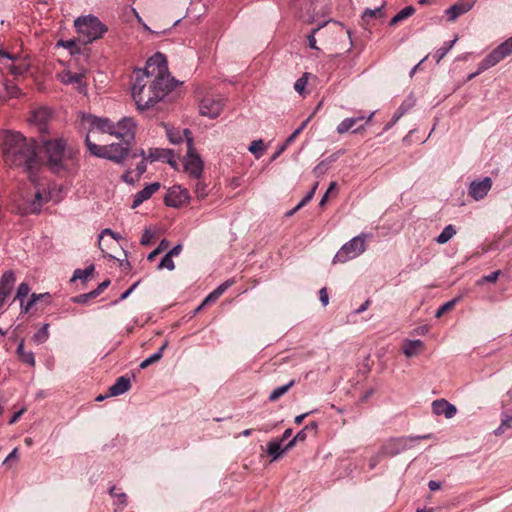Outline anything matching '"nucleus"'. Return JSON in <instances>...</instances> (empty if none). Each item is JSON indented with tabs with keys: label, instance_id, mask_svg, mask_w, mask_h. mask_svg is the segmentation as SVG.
Listing matches in <instances>:
<instances>
[{
	"label": "nucleus",
	"instance_id": "obj_5",
	"mask_svg": "<svg viewBox=\"0 0 512 512\" xmlns=\"http://www.w3.org/2000/svg\"><path fill=\"white\" fill-rule=\"evenodd\" d=\"M85 133V144L91 155L122 164L129 156L131 145L125 142L98 145L93 138L97 130H80Z\"/></svg>",
	"mask_w": 512,
	"mask_h": 512
},
{
	"label": "nucleus",
	"instance_id": "obj_23",
	"mask_svg": "<svg viewBox=\"0 0 512 512\" xmlns=\"http://www.w3.org/2000/svg\"><path fill=\"white\" fill-rule=\"evenodd\" d=\"M166 150L161 148H150L148 152H146L143 149H140L138 152H135L132 154V157L135 158L137 156H140L144 160H147L149 162H154L157 160H160L162 158L166 157Z\"/></svg>",
	"mask_w": 512,
	"mask_h": 512
},
{
	"label": "nucleus",
	"instance_id": "obj_9",
	"mask_svg": "<svg viewBox=\"0 0 512 512\" xmlns=\"http://www.w3.org/2000/svg\"><path fill=\"white\" fill-rule=\"evenodd\" d=\"M190 201V194L186 188L173 186L168 189L164 203L173 208H180L187 205Z\"/></svg>",
	"mask_w": 512,
	"mask_h": 512
},
{
	"label": "nucleus",
	"instance_id": "obj_8",
	"mask_svg": "<svg viewBox=\"0 0 512 512\" xmlns=\"http://www.w3.org/2000/svg\"><path fill=\"white\" fill-rule=\"evenodd\" d=\"M185 135L187 137V153L184 169L190 176L199 179L203 172V161L194 149L191 132L185 130Z\"/></svg>",
	"mask_w": 512,
	"mask_h": 512
},
{
	"label": "nucleus",
	"instance_id": "obj_63",
	"mask_svg": "<svg viewBox=\"0 0 512 512\" xmlns=\"http://www.w3.org/2000/svg\"><path fill=\"white\" fill-rule=\"evenodd\" d=\"M18 457V448H14L10 454L4 460V463H7L10 460L16 459Z\"/></svg>",
	"mask_w": 512,
	"mask_h": 512
},
{
	"label": "nucleus",
	"instance_id": "obj_57",
	"mask_svg": "<svg viewBox=\"0 0 512 512\" xmlns=\"http://www.w3.org/2000/svg\"><path fill=\"white\" fill-rule=\"evenodd\" d=\"M122 179H123V181H124V182H126V183H128V184H131V185H132V184H134V183H135V181L137 180V179H134V178L132 177V172H131V171H126V172L122 175Z\"/></svg>",
	"mask_w": 512,
	"mask_h": 512
},
{
	"label": "nucleus",
	"instance_id": "obj_37",
	"mask_svg": "<svg viewBox=\"0 0 512 512\" xmlns=\"http://www.w3.org/2000/svg\"><path fill=\"white\" fill-rule=\"evenodd\" d=\"M31 288L28 283L21 282L17 288L15 299L20 303L24 301L30 294Z\"/></svg>",
	"mask_w": 512,
	"mask_h": 512
},
{
	"label": "nucleus",
	"instance_id": "obj_41",
	"mask_svg": "<svg viewBox=\"0 0 512 512\" xmlns=\"http://www.w3.org/2000/svg\"><path fill=\"white\" fill-rule=\"evenodd\" d=\"M309 73H304L300 78H298L294 84V89L300 94L303 95L305 93V89L308 83Z\"/></svg>",
	"mask_w": 512,
	"mask_h": 512
},
{
	"label": "nucleus",
	"instance_id": "obj_22",
	"mask_svg": "<svg viewBox=\"0 0 512 512\" xmlns=\"http://www.w3.org/2000/svg\"><path fill=\"white\" fill-rule=\"evenodd\" d=\"M425 349V344L422 340H405L403 343V353L406 357H414L422 353Z\"/></svg>",
	"mask_w": 512,
	"mask_h": 512
},
{
	"label": "nucleus",
	"instance_id": "obj_19",
	"mask_svg": "<svg viewBox=\"0 0 512 512\" xmlns=\"http://www.w3.org/2000/svg\"><path fill=\"white\" fill-rule=\"evenodd\" d=\"M159 188L160 184L158 182L146 185L142 190L134 195L131 207L135 209L140 206L144 201L150 199L151 196L159 190Z\"/></svg>",
	"mask_w": 512,
	"mask_h": 512
},
{
	"label": "nucleus",
	"instance_id": "obj_7",
	"mask_svg": "<svg viewBox=\"0 0 512 512\" xmlns=\"http://www.w3.org/2000/svg\"><path fill=\"white\" fill-rule=\"evenodd\" d=\"M366 235L361 234L345 243L333 258L334 263H345L361 255L366 249Z\"/></svg>",
	"mask_w": 512,
	"mask_h": 512
},
{
	"label": "nucleus",
	"instance_id": "obj_13",
	"mask_svg": "<svg viewBox=\"0 0 512 512\" xmlns=\"http://www.w3.org/2000/svg\"><path fill=\"white\" fill-rule=\"evenodd\" d=\"M503 59H505L503 57V55L501 54V52L498 50V48L496 47L495 49H493L485 58L482 59V61L478 64V67H477V70L476 72H474L473 74H471L469 76V79H472L473 77H475L476 75H479L481 74L482 72L496 66L498 63H500Z\"/></svg>",
	"mask_w": 512,
	"mask_h": 512
},
{
	"label": "nucleus",
	"instance_id": "obj_17",
	"mask_svg": "<svg viewBox=\"0 0 512 512\" xmlns=\"http://www.w3.org/2000/svg\"><path fill=\"white\" fill-rule=\"evenodd\" d=\"M429 437H430L429 435H426V436H418V437L392 439L384 447V450H385L384 453L388 454V455H396L408 446V442H413V441H416L419 439H426Z\"/></svg>",
	"mask_w": 512,
	"mask_h": 512
},
{
	"label": "nucleus",
	"instance_id": "obj_25",
	"mask_svg": "<svg viewBox=\"0 0 512 512\" xmlns=\"http://www.w3.org/2000/svg\"><path fill=\"white\" fill-rule=\"evenodd\" d=\"M50 298L49 293H32L29 299H25L20 303L21 313H28L40 300Z\"/></svg>",
	"mask_w": 512,
	"mask_h": 512
},
{
	"label": "nucleus",
	"instance_id": "obj_21",
	"mask_svg": "<svg viewBox=\"0 0 512 512\" xmlns=\"http://www.w3.org/2000/svg\"><path fill=\"white\" fill-rule=\"evenodd\" d=\"M9 63L6 64V68L13 75L19 76L27 72L30 68V63L26 59L12 57L8 59Z\"/></svg>",
	"mask_w": 512,
	"mask_h": 512
},
{
	"label": "nucleus",
	"instance_id": "obj_26",
	"mask_svg": "<svg viewBox=\"0 0 512 512\" xmlns=\"http://www.w3.org/2000/svg\"><path fill=\"white\" fill-rule=\"evenodd\" d=\"M17 355L21 362L24 364H27L29 366L34 367L35 366V357L34 353L32 351H26L24 349V341L21 340L18 347H17Z\"/></svg>",
	"mask_w": 512,
	"mask_h": 512
},
{
	"label": "nucleus",
	"instance_id": "obj_62",
	"mask_svg": "<svg viewBox=\"0 0 512 512\" xmlns=\"http://www.w3.org/2000/svg\"><path fill=\"white\" fill-rule=\"evenodd\" d=\"M181 250H182V246L179 244V245L174 246L167 254L170 255L171 257L178 256L180 254Z\"/></svg>",
	"mask_w": 512,
	"mask_h": 512
},
{
	"label": "nucleus",
	"instance_id": "obj_27",
	"mask_svg": "<svg viewBox=\"0 0 512 512\" xmlns=\"http://www.w3.org/2000/svg\"><path fill=\"white\" fill-rule=\"evenodd\" d=\"M415 13V8L413 6H406L403 9H401L391 20H390V26H395L398 23L406 20L407 18L411 17Z\"/></svg>",
	"mask_w": 512,
	"mask_h": 512
},
{
	"label": "nucleus",
	"instance_id": "obj_34",
	"mask_svg": "<svg viewBox=\"0 0 512 512\" xmlns=\"http://www.w3.org/2000/svg\"><path fill=\"white\" fill-rule=\"evenodd\" d=\"M249 152H251L256 159H259L265 152V145L262 139L254 140L250 143L248 147Z\"/></svg>",
	"mask_w": 512,
	"mask_h": 512
},
{
	"label": "nucleus",
	"instance_id": "obj_61",
	"mask_svg": "<svg viewBox=\"0 0 512 512\" xmlns=\"http://www.w3.org/2000/svg\"><path fill=\"white\" fill-rule=\"evenodd\" d=\"M151 237H152V235L150 234V232L148 230H146L141 237V244H143V245L149 244Z\"/></svg>",
	"mask_w": 512,
	"mask_h": 512
},
{
	"label": "nucleus",
	"instance_id": "obj_20",
	"mask_svg": "<svg viewBox=\"0 0 512 512\" xmlns=\"http://www.w3.org/2000/svg\"><path fill=\"white\" fill-rule=\"evenodd\" d=\"M292 447L289 442L284 446L282 440L275 439L267 444V454L272 457V461H276Z\"/></svg>",
	"mask_w": 512,
	"mask_h": 512
},
{
	"label": "nucleus",
	"instance_id": "obj_64",
	"mask_svg": "<svg viewBox=\"0 0 512 512\" xmlns=\"http://www.w3.org/2000/svg\"><path fill=\"white\" fill-rule=\"evenodd\" d=\"M501 423L503 424V426H505L506 429H510L512 427V421L510 420L508 415L502 418Z\"/></svg>",
	"mask_w": 512,
	"mask_h": 512
},
{
	"label": "nucleus",
	"instance_id": "obj_11",
	"mask_svg": "<svg viewBox=\"0 0 512 512\" xmlns=\"http://www.w3.org/2000/svg\"><path fill=\"white\" fill-rule=\"evenodd\" d=\"M492 187V180L490 177H485L481 180H474L471 182L468 193L476 201L483 199Z\"/></svg>",
	"mask_w": 512,
	"mask_h": 512
},
{
	"label": "nucleus",
	"instance_id": "obj_6",
	"mask_svg": "<svg viewBox=\"0 0 512 512\" xmlns=\"http://www.w3.org/2000/svg\"><path fill=\"white\" fill-rule=\"evenodd\" d=\"M74 25L85 43H91L107 32V27L92 15L77 18Z\"/></svg>",
	"mask_w": 512,
	"mask_h": 512
},
{
	"label": "nucleus",
	"instance_id": "obj_33",
	"mask_svg": "<svg viewBox=\"0 0 512 512\" xmlns=\"http://www.w3.org/2000/svg\"><path fill=\"white\" fill-rule=\"evenodd\" d=\"M167 347V342H165L157 352H155L154 354H152L151 356H149L148 358H146L145 360H143L140 364V367L141 368H146L148 367L149 365L159 361L162 356H163V352L165 350V348Z\"/></svg>",
	"mask_w": 512,
	"mask_h": 512
},
{
	"label": "nucleus",
	"instance_id": "obj_39",
	"mask_svg": "<svg viewBox=\"0 0 512 512\" xmlns=\"http://www.w3.org/2000/svg\"><path fill=\"white\" fill-rule=\"evenodd\" d=\"M194 192L199 200H203L208 196V186L204 181L198 179Z\"/></svg>",
	"mask_w": 512,
	"mask_h": 512
},
{
	"label": "nucleus",
	"instance_id": "obj_14",
	"mask_svg": "<svg viewBox=\"0 0 512 512\" xmlns=\"http://www.w3.org/2000/svg\"><path fill=\"white\" fill-rule=\"evenodd\" d=\"M57 78L65 85H75L79 92L86 90V85L83 83L84 73H72L70 70H63L57 73Z\"/></svg>",
	"mask_w": 512,
	"mask_h": 512
},
{
	"label": "nucleus",
	"instance_id": "obj_10",
	"mask_svg": "<svg viewBox=\"0 0 512 512\" xmlns=\"http://www.w3.org/2000/svg\"><path fill=\"white\" fill-rule=\"evenodd\" d=\"M224 101L222 98L213 96H205L199 103V111L203 116L216 118L222 112Z\"/></svg>",
	"mask_w": 512,
	"mask_h": 512
},
{
	"label": "nucleus",
	"instance_id": "obj_46",
	"mask_svg": "<svg viewBox=\"0 0 512 512\" xmlns=\"http://www.w3.org/2000/svg\"><path fill=\"white\" fill-rule=\"evenodd\" d=\"M6 98H16L20 95V89L13 82L5 83Z\"/></svg>",
	"mask_w": 512,
	"mask_h": 512
},
{
	"label": "nucleus",
	"instance_id": "obj_2",
	"mask_svg": "<svg viewBox=\"0 0 512 512\" xmlns=\"http://www.w3.org/2000/svg\"><path fill=\"white\" fill-rule=\"evenodd\" d=\"M2 157L10 168L22 167L32 177L41 163L36 151V142L17 131H5L2 139Z\"/></svg>",
	"mask_w": 512,
	"mask_h": 512
},
{
	"label": "nucleus",
	"instance_id": "obj_36",
	"mask_svg": "<svg viewBox=\"0 0 512 512\" xmlns=\"http://www.w3.org/2000/svg\"><path fill=\"white\" fill-rule=\"evenodd\" d=\"M383 8H384V5H382L381 7L375 8V9H370V8L365 9L362 13V20L369 22V20L372 18L384 17Z\"/></svg>",
	"mask_w": 512,
	"mask_h": 512
},
{
	"label": "nucleus",
	"instance_id": "obj_54",
	"mask_svg": "<svg viewBox=\"0 0 512 512\" xmlns=\"http://www.w3.org/2000/svg\"><path fill=\"white\" fill-rule=\"evenodd\" d=\"M320 295V301L323 304V306H327L329 303V297L326 288H322L319 292Z\"/></svg>",
	"mask_w": 512,
	"mask_h": 512
},
{
	"label": "nucleus",
	"instance_id": "obj_51",
	"mask_svg": "<svg viewBox=\"0 0 512 512\" xmlns=\"http://www.w3.org/2000/svg\"><path fill=\"white\" fill-rule=\"evenodd\" d=\"M306 437V429L299 431L293 439L289 441V446H294L297 441H303Z\"/></svg>",
	"mask_w": 512,
	"mask_h": 512
},
{
	"label": "nucleus",
	"instance_id": "obj_53",
	"mask_svg": "<svg viewBox=\"0 0 512 512\" xmlns=\"http://www.w3.org/2000/svg\"><path fill=\"white\" fill-rule=\"evenodd\" d=\"M218 299V297H216V295L213 293V291L204 299V301L202 302V304L196 309V311H199L200 309H202L203 306H205L206 304L210 303V302H215L216 300Z\"/></svg>",
	"mask_w": 512,
	"mask_h": 512
},
{
	"label": "nucleus",
	"instance_id": "obj_49",
	"mask_svg": "<svg viewBox=\"0 0 512 512\" xmlns=\"http://www.w3.org/2000/svg\"><path fill=\"white\" fill-rule=\"evenodd\" d=\"M309 121H310V118L303 121L301 123V125L286 139L285 142L288 145H290L296 139V137L305 129V127L307 126Z\"/></svg>",
	"mask_w": 512,
	"mask_h": 512
},
{
	"label": "nucleus",
	"instance_id": "obj_30",
	"mask_svg": "<svg viewBox=\"0 0 512 512\" xmlns=\"http://www.w3.org/2000/svg\"><path fill=\"white\" fill-rule=\"evenodd\" d=\"M362 119H364L363 116L344 119L337 126V132L339 134H344V133L348 132L358 121H360Z\"/></svg>",
	"mask_w": 512,
	"mask_h": 512
},
{
	"label": "nucleus",
	"instance_id": "obj_50",
	"mask_svg": "<svg viewBox=\"0 0 512 512\" xmlns=\"http://www.w3.org/2000/svg\"><path fill=\"white\" fill-rule=\"evenodd\" d=\"M146 162H147V160H144L142 158L141 162L137 164V166H136L137 180H139V178L146 172V170H147Z\"/></svg>",
	"mask_w": 512,
	"mask_h": 512
},
{
	"label": "nucleus",
	"instance_id": "obj_35",
	"mask_svg": "<svg viewBox=\"0 0 512 512\" xmlns=\"http://www.w3.org/2000/svg\"><path fill=\"white\" fill-rule=\"evenodd\" d=\"M185 130L186 129H184L182 131L177 130V129H168L167 136H168L169 141L173 144L181 143L184 140L187 142Z\"/></svg>",
	"mask_w": 512,
	"mask_h": 512
},
{
	"label": "nucleus",
	"instance_id": "obj_52",
	"mask_svg": "<svg viewBox=\"0 0 512 512\" xmlns=\"http://www.w3.org/2000/svg\"><path fill=\"white\" fill-rule=\"evenodd\" d=\"M105 235H110V236H112L114 239H116V235H115V233H114L111 229L106 228V229L102 230V232H101V233H100V235H99V240H98V242H99V247H100V249H101L102 251H104V249L101 247V242H102V239H103V237H104Z\"/></svg>",
	"mask_w": 512,
	"mask_h": 512
},
{
	"label": "nucleus",
	"instance_id": "obj_28",
	"mask_svg": "<svg viewBox=\"0 0 512 512\" xmlns=\"http://www.w3.org/2000/svg\"><path fill=\"white\" fill-rule=\"evenodd\" d=\"M456 234V229L453 225L449 224L447 225L446 227H444V229L442 230V232L437 236L436 238V242L438 244H445L447 243L450 239H452L454 237V235Z\"/></svg>",
	"mask_w": 512,
	"mask_h": 512
},
{
	"label": "nucleus",
	"instance_id": "obj_31",
	"mask_svg": "<svg viewBox=\"0 0 512 512\" xmlns=\"http://www.w3.org/2000/svg\"><path fill=\"white\" fill-rule=\"evenodd\" d=\"M94 270H95L94 265H90V266L86 267L85 269H76L73 273L71 281H75V280L86 281L94 273Z\"/></svg>",
	"mask_w": 512,
	"mask_h": 512
},
{
	"label": "nucleus",
	"instance_id": "obj_43",
	"mask_svg": "<svg viewBox=\"0 0 512 512\" xmlns=\"http://www.w3.org/2000/svg\"><path fill=\"white\" fill-rule=\"evenodd\" d=\"M460 298H454L443 305H441L435 313L437 318L441 317L444 313L454 308V306L458 303Z\"/></svg>",
	"mask_w": 512,
	"mask_h": 512
},
{
	"label": "nucleus",
	"instance_id": "obj_44",
	"mask_svg": "<svg viewBox=\"0 0 512 512\" xmlns=\"http://www.w3.org/2000/svg\"><path fill=\"white\" fill-rule=\"evenodd\" d=\"M109 285H110V280H105L102 283H100L95 290H93L87 294H83L81 296V298H95L98 295H100Z\"/></svg>",
	"mask_w": 512,
	"mask_h": 512
},
{
	"label": "nucleus",
	"instance_id": "obj_29",
	"mask_svg": "<svg viewBox=\"0 0 512 512\" xmlns=\"http://www.w3.org/2000/svg\"><path fill=\"white\" fill-rule=\"evenodd\" d=\"M457 40H458V37L455 36V38L453 40H451L449 42H445L441 48L436 50V52L434 54V58L437 63H439L446 56V54L453 48V46L455 45Z\"/></svg>",
	"mask_w": 512,
	"mask_h": 512
},
{
	"label": "nucleus",
	"instance_id": "obj_18",
	"mask_svg": "<svg viewBox=\"0 0 512 512\" xmlns=\"http://www.w3.org/2000/svg\"><path fill=\"white\" fill-rule=\"evenodd\" d=\"M16 283V275L14 271L7 270L0 277V296L5 300L11 295Z\"/></svg>",
	"mask_w": 512,
	"mask_h": 512
},
{
	"label": "nucleus",
	"instance_id": "obj_32",
	"mask_svg": "<svg viewBox=\"0 0 512 512\" xmlns=\"http://www.w3.org/2000/svg\"><path fill=\"white\" fill-rule=\"evenodd\" d=\"M110 495L116 499L114 502L115 512H121L126 506V495L124 493H116V488L110 489Z\"/></svg>",
	"mask_w": 512,
	"mask_h": 512
},
{
	"label": "nucleus",
	"instance_id": "obj_48",
	"mask_svg": "<svg viewBox=\"0 0 512 512\" xmlns=\"http://www.w3.org/2000/svg\"><path fill=\"white\" fill-rule=\"evenodd\" d=\"M164 268L168 269L170 271L175 268V264H174V261L172 260V257L170 255H168L167 253L162 258L160 263L158 264V269H164Z\"/></svg>",
	"mask_w": 512,
	"mask_h": 512
},
{
	"label": "nucleus",
	"instance_id": "obj_58",
	"mask_svg": "<svg viewBox=\"0 0 512 512\" xmlns=\"http://www.w3.org/2000/svg\"><path fill=\"white\" fill-rule=\"evenodd\" d=\"M234 283L233 280H227L220 284L216 289L220 291V293H224L230 286H232Z\"/></svg>",
	"mask_w": 512,
	"mask_h": 512
},
{
	"label": "nucleus",
	"instance_id": "obj_15",
	"mask_svg": "<svg viewBox=\"0 0 512 512\" xmlns=\"http://www.w3.org/2000/svg\"><path fill=\"white\" fill-rule=\"evenodd\" d=\"M49 118L50 111L47 108H39L31 112L28 122L35 126L39 132H46Z\"/></svg>",
	"mask_w": 512,
	"mask_h": 512
},
{
	"label": "nucleus",
	"instance_id": "obj_3",
	"mask_svg": "<svg viewBox=\"0 0 512 512\" xmlns=\"http://www.w3.org/2000/svg\"><path fill=\"white\" fill-rule=\"evenodd\" d=\"M44 153L49 169L58 175H72L79 170V151L67 144L63 137L43 141Z\"/></svg>",
	"mask_w": 512,
	"mask_h": 512
},
{
	"label": "nucleus",
	"instance_id": "obj_40",
	"mask_svg": "<svg viewBox=\"0 0 512 512\" xmlns=\"http://www.w3.org/2000/svg\"><path fill=\"white\" fill-rule=\"evenodd\" d=\"M48 328H49V325L44 324L42 326V328L33 335L34 342H36L37 344H42V343L46 342L49 337Z\"/></svg>",
	"mask_w": 512,
	"mask_h": 512
},
{
	"label": "nucleus",
	"instance_id": "obj_59",
	"mask_svg": "<svg viewBox=\"0 0 512 512\" xmlns=\"http://www.w3.org/2000/svg\"><path fill=\"white\" fill-rule=\"evenodd\" d=\"M139 282H135L128 290H126L120 297L121 300L126 299L138 286Z\"/></svg>",
	"mask_w": 512,
	"mask_h": 512
},
{
	"label": "nucleus",
	"instance_id": "obj_16",
	"mask_svg": "<svg viewBox=\"0 0 512 512\" xmlns=\"http://www.w3.org/2000/svg\"><path fill=\"white\" fill-rule=\"evenodd\" d=\"M431 408L433 414L436 416H444L447 419H451L457 414L456 406L443 398L434 400L431 404Z\"/></svg>",
	"mask_w": 512,
	"mask_h": 512
},
{
	"label": "nucleus",
	"instance_id": "obj_24",
	"mask_svg": "<svg viewBox=\"0 0 512 512\" xmlns=\"http://www.w3.org/2000/svg\"><path fill=\"white\" fill-rule=\"evenodd\" d=\"M131 387L130 379L121 376L116 382L109 388V392L111 396H118L127 392Z\"/></svg>",
	"mask_w": 512,
	"mask_h": 512
},
{
	"label": "nucleus",
	"instance_id": "obj_1",
	"mask_svg": "<svg viewBox=\"0 0 512 512\" xmlns=\"http://www.w3.org/2000/svg\"><path fill=\"white\" fill-rule=\"evenodd\" d=\"M166 58L161 53L150 57L143 69H135L131 87L132 98L140 111L152 108L172 90Z\"/></svg>",
	"mask_w": 512,
	"mask_h": 512
},
{
	"label": "nucleus",
	"instance_id": "obj_56",
	"mask_svg": "<svg viewBox=\"0 0 512 512\" xmlns=\"http://www.w3.org/2000/svg\"><path fill=\"white\" fill-rule=\"evenodd\" d=\"M25 411H26V409L22 408L18 412L14 413L13 416L9 420V424L12 425V424L16 423L19 420V418L25 413Z\"/></svg>",
	"mask_w": 512,
	"mask_h": 512
},
{
	"label": "nucleus",
	"instance_id": "obj_45",
	"mask_svg": "<svg viewBox=\"0 0 512 512\" xmlns=\"http://www.w3.org/2000/svg\"><path fill=\"white\" fill-rule=\"evenodd\" d=\"M504 58L512 54V36L497 46Z\"/></svg>",
	"mask_w": 512,
	"mask_h": 512
},
{
	"label": "nucleus",
	"instance_id": "obj_47",
	"mask_svg": "<svg viewBox=\"0 0 512 512\" xmlns=\"http://www.w3.org/2000/svg\"><path fill=\"white\" fill-rule=\"evenodd\" d=\"M325 25H326V22H325V23H323V24H321V25H319L317 28L313 29V30L311 31V33L308 35V37H307V40H308V46H309L311 49H313V50H319V47H318V46H317V44H316V37H315V35H316V33H317V32H318L322 27H324Z\"/></svg>",
	"mask_w": 512,
	"mask_h": 512
},
{
	"label": "nucleus",
	"instance_id": "obj_55",
	"mask_svg": "<svg viewBox=\"0 0 512 512\" xmlns=\"http://www.w3.org/2000/svg\"><path fill=\"white\" fill-rule=\"evenodd\" d=\"M499 274H500V271H494V272L490 273L489 275L484 276L481 281L495 282L498 279Z\"/></svg>",
	"mask_w": 512,
	"mask_h": 512
},
{
	"label": "nucleus",
	"instance_id": "obj_60",
	"mask_svg": "<svg viewBox=\"0 0 512 512\" xmlns=\"http://www.w3.org/2000/svg\"><path fill=\"white\" fill-rule=\"evenodd\" d=\"M288 146L289 145L286 142H284L274 153V155L272 156V160H275L277 157H279V155L282 154L287 149Z\"/></svg>",
	"mask_w": 512,
	"mask_h": 512
},
{
	"label": "nucleus",
	"instance_id": "obj_42",
	"mask_svg": "<svg viewBox=\"0 0 512 512\" xmlns=\"http://www.w3.org/2000/svg\"><path fill=\"white\" fill-rule=\"evenodd\" d=\"M317 185L313 187V189L296 205V207L289 212H287V216H292L297 210L306 205L314 196Z\"/></svg>",
	"mask_w": 512,
	"mask_h": 512
},
{
	"label": "nucleus",
	"instance_id": "obj_12",
	"mask_svg": "<svg viewBox=\"0 0 512 512\" xmlns=\"http://www.w3.org/2000/svg\"><path fill=\"white\" fill-rule=\"evenodd\" d=\"M477 0H459L454 5L445 10V16L449 22H454L458 17L470 11Z\"/></svg>",
	"mask_w": 512,
	"mask_h": 512
},
{
	"label": "nucleus",
	"instance_id": "obj_38",
	"mask_svg": "<svg viewBox=\"0 0 512 512\" xmlns=\"http://www.w3.org/2000/svg\"><path fill=\"white\" fill-rule=\"evenodd\" d=\"M294 385V381H290L288 384L286 385H283V386H279L277 388H275L270 396H269V400L270 401H276L277 399H279L282 395H284L292 386Z\"/></svg>",
	"mask_w": 512,
	"mask_h": 512
},
{
	"label": "nucleus",
	"instance_id": "obj_4",
	"mask_svg": "<svg viewBox=\"0 0 512 512\" xmlns=\"http://www.w3.org/2000/svg\"><path fill=\"white\" fill-rule=\"evenodd\" d=\"M78 125L80 130H97L100 133L114 136L130 145L135 140L138 127L136 120L132 117L125 116L117 123H114L109 118L87 113L79 114Z\"/></svg>",
	"mask_w": 512,
	"mask_h": 512
}]
</instances>
